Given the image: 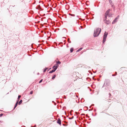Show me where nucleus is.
I'll return each instance as SVG.
<instances>
[{
	"label": "nucleus",
	"instance_id": "nucleus-1",
	"mask_svg": "<svg viewBox=\"0 0 127 127\" xmlns=\"http://www.w3.org/2000/svg\"><path fill=\"white\" fill-rule=\"evenodd\" d=\"M101 29L99 28H96L95 30L94 33V36L95 37L97 36L100 34Z\"/></svg>",
	"mask_w": 127,
	"mask_h": 127
},
{
	"label": "nucleus",
	"instance_id": "nucleus-2",
	"mask_svg": "<svg viewBox=\"0 0 127 127\" xmlns=\"http://www.w3.org/2000/svg\"><path fill=\"white\" fill-rule=\"evenodd\" d=\"M106 83V85L107 86H108L109 85L110 83V81L109 80L106 79H105L104 83L103 85V86L104 87L105 86V83Z\"/></svg>",
	"mask_w": 127,
	"mask_h": 127
},
{
	"label": "nucleus",
	"instance_id": "nucleus-3",
	"mask_svg": "<svg viewBox=\"0 0 127 127\" xmlns=\"http://www.w3.org/2000/svg\"><path fill=\"white\" fill-rule=\"evenodd\" d=\"M108 34V33L105 32L103 35V43H104L106 40V38L107 37V35Z\"/></svg>",
	"mask_w": 127,
	"mask_h": 127
},
{
	"label": "nucleus",
	"instance_id": "nucleus-4",
	"mask_svg": "<svg viewBox=\"0 0 127 127\" xmlns=\"http://www.w3.org/2000/svg\"><path fill=\"white\" fill-rule=\"evenodd\" d=\"M103 21L104 23L107 25L109 24L110 23V22L109 20H107L106 19H104Z\"/></svg>",
	"mask_w": 127,
	"mask_h": 127
},
{
	"label": "nucleus",
	"instance_id": "nucleus-5",
	"mask_svg": "<svg viewBox=\"0 0 127 127\" xmlns=\"http://www.w3.org/2000/svg\"><path fill=\"white\" fill-rule=\"evenodd\" d=\"M58 66L59 65L58 64H56L53 66V70L55 71Z\"/></svg>",
	"mask_w": 127,
	"mask_h": 127
},
{
	"label": "nucleus",
	"instance_id": "nucleus-6",
	"mask_svg": "<svg viewBox=\"0 0 127 127\" xmlns=\"http://www.w3.org/2000/svg\"><path fill=\"white\" fill-rule=\"evenodd\" d=\"M57 123L60 125H61V121L59 118L57 120Z\"/></svg>",
	"mask_w": 127,
	"mask_h": 127
},
{
	"label": "nucleus",
	"instance_id": "nucleus-7",
	"mask_svg": "<svg viewBox=\"0 0 127 127\" xmlns=\"http://www.w3.org/2000/svg\"><path fill=\"white\" fill-rule=\"evenodd\" d=\"M118 19H117V18H115L114 20V21H113V22L112 23V24H114L115 22H116L117 20Z\"/></svg>",
	"mask_w": 127,
	"mask_h": 127
},
{
	"label": "nucleus",
	"instance_id": "nucleus-8",
	"mask_svg": "<svg viewBox=\"0 0 127 127\" xmlns=\"http://www.w3.org/2000/svg\"><path fill=\"white\" fill-rule=\"evenodd\" d=\"M18 100L16 102V104H15V105L14 106V109H15V108L16 107V106H17V105H18Z\"/></svg>",
	"mask_w": 127,
	"mask_h": 127
},
{
	"label": "nucleus",
	"instance_id": "nucleus-9",
	"mask_svg": "<svg viewBox=\"0 0 127 127\" xmlns=\"http://www.w3.org/2000/svg\"><path fill=\"white\" fill-rule=\"evenodd\" d=\"M55 71H54V70H53V69L52 70H51V71H50L49 72V73H53V72H55Z\"/></svg>",
	"mask_w": 127,
	"mask_h": 127
},
{
	"label": "nucleus",
	"instance_id": "nucleus-10",
	"mask_svg": "<svg viewBox=\"0 0 127 127\" xmlns=\"http://www.w3.org/2000/svg\"><path fill=\"white\" fill-rule=\"evenodd\" d=\"M56 63L57 64H58H58H60L61 63V62L59 61L56 62Z\"/></svg>",
	"mask_w": 127,
	"mask_h": 127
},
{
	"label": "nucleus",
	"instance_id": "nucleus-11",
	"mask_svg": "<svg viewBox=\"0 0 127 127\" xmlns=\"http://www.w3.org/2000/svg\"><path fill=\"white\" fill-rule=\"evenodd\" d=\"M22 100H20V101L19 102L18 104L19 105L20 104L22 103Z\"/></svg>",
	"mask_w": 127,
	"mask_h": 127
},
{
	"label": "nucleus",
	"instance_id": "nucleus-12",
	"mask_svg": "<svg viewBox=\"0 0 127 127\" xmlns=\"http://www.w3.org/2000/svg\"><path fill=\"white\" fill-rule=\"evenodd\" d=\"M82 49V48H81L79 49L77 51V52H78L80 51Z\"/></svg>",
	"mask_w": 127,
	"mask_h": 127
},
{
	"label": "nucleus",
	"instance_id": "nucleus-13",
	"mask_svg": "<svg viewBox=\"0 0 127 127\" xmlns=\"http://www.w3.org/2000/svg\"><path fill=\"white\" fill-rule=\"evenodd\" d=\"M56 76V75H54L53 76L52 78V79L53 80L55 78Z\"/></svg>",
	"mask_w": 127,
	"mask_h": 127
},
{
	"label": "nucleus",
	"instance_id": "nucleus-14",
	"mask_svg": "<svg viewBox=\"0 0 127 127\" xmlns=\"http://www.w3.org/2000/svg\"><path fill=\"white\" fill-rule=\"evenodd\" d=\"M112 14H111L110 13V14H108L107 15V16L109 17H111L112 16Z\"/></svg>",
	"mask_w": 127,
	"mask_h": 127
},
{
	"label": "nucleus",
	"instance_id": "nucleus-15",
	"mask_svg": "<svg viewBox=\"0 0 127 127\" xmlns=\"http://www.w3.org/2000/svg\"><path fill=\"white\" fill-rule=\"evenodd\" d=\"M73 51V48H71L70 49V51L71 52H72Z\"/></svg>",
	"mask_w": 127,
	"mask_h": 127
},
{
	"label": "nucleus",
	"instance_id": "nucleus-16",
	"mask_svg": "<svg viewBox=\"0 0 127 127\" xmlns=\"http://www.w3.org/2000/svg\"><path fill=\"white\" fill-rule=\"evenodd\" d=\"M107 15H106L105 14V18H104V19H106H106L107 18Z\"/></svg>",
	"mask_w": 127,
	"mask_h": 127
},
{
	"label": "nucleus",
	"instance_id": "nucleus-17",
	"mask_svg": "<svg viewBox=\"0 0 127 127\" xmlns=\"http://www.w3.org/2000/svg\"><path fill=\"white\" fill-rule=\"evenodd\" d=\"M109 13L108 12H107V11H106L105 13V14L107 15H108V14H109Z\"/></svg>",
	"mask_w": 127,
	"mask_h": 127
},
{
	"label": "nucleus",
	"instance_id": "nucleus-18",
	"mask_svg": "<svg viewBox=\"0 0 127 127\" xmlns=\"http://www.w3.org/2000/svg\"><path fill=\"white\" fill-rule=\"evenodd\" d=\"M21 97V96L20 95H19L18 96V100H19V99Z\"/></svg>",
	"mask_w": 127,
	"mask_h": 127
},
{
	"label": "nucleus",
	"instance_id": "nucleus-19",
	"mask_svg": "<svg viewBox=\"0 0 127 127\" xmlns=\"http://www.w3.org/2000/svg\"><path fill=\"white\" fill-rule=\"evenodd\" d=\"M69 15H71V16H75V15L74 14H69Z\"/></svg>",
	"mask_w": 127,
	"mask_h": 127
},
{
	"label": "nucleus",
	"instance_id": "nucleus-20",
	"mask_svg": "<svg viewBox=\"0 0 127 127\" xmlns=\"http://www.w3.org/2000/svg\"><path fill=\"white\" fill-rule=\"evenodd\" d=\"M111 5V6H112V7H113L114 6L113 5H114V4H113V3L112 2L111 3H110Z\"/></svg>",
	"mask_w": 127,
	"mask_h": 127
},
{
	"label": "nucleus",
	"instance_id": "nucleus-21",
	"mask_svg": "<svg viewBox=\"0 0 127 127\" xmlns=\"http://www.w3.org/2000/svg\"><path fill=\"white\" fill-rule=\"evenodd\" d=\"M109 1L110 3H111L112 2L111 0H109Z\"/></svg>",
	"mask_w": 127,
	"mask_h": 127
},
{
	"label": "nucleus",
	"instance_id": "nucleus-22",
	"mask_svg": "<svg viewBox=\"0 0 127 127\" xmlns=\"http://www.w3.org/2000/svg\"><path fill=\"white\" fill-rule=\"evenodd\" d=\"M47 68H46L45 69H44V70L43 72H45L46 71V70L47 69Z\"/></svg>",
	"mask_w": 127,
	"mask_h": 127
},
{
	"label": "nucleus",
	"instance_id": "nucleus-23",
	"mask_svg": "<svg viewBox=\"0 0 127 127\" xmlns=\"http://www.w3.org/2000/svg\"><path fill=\"white\" fill-rule=\"evenodd\" d=\"M73 118H74L73 116H72L71 118L69 117L68 118H69V119H73Z\"/></svg>",
	"mask_w": 127,
	"mask_h": 127
},
{
	"label": "nucleus",
	"instance_id": "nucleus-24",
	"mask_svg": "<svg viewBox=\"0 0 127 127\" xmlns=\"http://www.w3.org/2000/svg\"><path fill=\"white\" fill-rule=\"evenodd\" d=\"M68 42L69 43H71V41H70L69 40V38H68Z\"/></svg>",
	"mask_w": 127,
	"mask_h": 127
},
{
	"label": "nucleus",
	"instance_id": "nucleus-25",
	"mask_svg": "<svg viewBox=\"0 0 127 127\" xmlns=\"http://www.w3.org/2000/svg\"><path fill=\"white\" fill-rule=\"evenodd\" d=\"M33 93V91H31L30 92V94H32Z\"/></svg>",
	"mask_w": 127,
	"mask_h": 127
},
{
	"label": "nucleus",
	"instance_id": "nucleus-26",
	"mask_svg": "<svg viewBox=\"0 0 127 127\" xmlns=\"http://www.w3.org/2000/svg\"><path fill=\"white\" fill-rule=\"evenodd\" d=\"M42 80H43V79H41V80H40V81H39V83H41V82H42Z\"/></svg>",
	"mask_w": 127,
	"mask_h": 127
},
{
	"label": "nucleus",
	"instance_id": "nucleus-27",
	"mask_svg": "<svg viewBox=\"0 0 127 127\" xmlns=\"http://www.w3.org/2000/svg\"><path fill=\"white\" fill-rule=\"evenodd\" d=\"M110 11V9H109L107 11V12H108L109 13Z\"/></svg>",
	"mask_w": 127,
	"mask_h": 127
},
{
	"label": "nucleus",
	"instance_id": "nucleus-28",
	"mask_svg": "<svg viewBox=\"0 0 127 127\" xmlns=\"http://www.w3.org/2000/svg\"><path fill=\"white\" fill-rule=\"evenodd\" d=\"M3 115V114H0V117H1Z\"/></svg>",
	"mask_w": 127,
	"mask_h": 127
},
{
	"label": "nucleus",
	"instance_id": "nucleus-29",
	"mask_svg": "<svg viewBox=\"0 0 127 127\" xmlns=\"http://www.w3.org/2000/svg\"><path fill=\"white\" fill-rule=\"evenodd\" d=\"M119 15L118 16L117 18H117V19H118L119 18Z\"/></svg>",
	"mask_w": 127,
	"mask_h": 127
},
{
	"label": "nucleus",
	"instance_id": "nucleus-30",
	"mask_svg": "<svg viewBox=\"0 0 127 127\" xmlns=\"http://www.w3.org/2000/svg\"><path fill=\"white\" fill-rule=\"evenodd\" d=\"M112 75L113 76H115L116 75H114V74H112Z\"/></svg>",
	"mask_w": 127,
	"mask_h": 127
},
{
	"label": "nucleus",
	"instance_id": "nucleus-31",
	"mask_svg": "<svg viewBox=\"0 0 127 127\" xmlns=\"http://www.w3.org/2000/svg\"><path fill=\"white\" fill-rule=\"evenodd\" d=\"M75 113H76V114H78V113L77 112H75Z\"/></svg>",
	"mask_w": 127,
	"mask_h": 127
},
{
	"label": "nucleus",
	"instance_id": "nucleus-32",
	"mask_svg": "<svg viewBox=\"0 0 127 127\" xmlns=\"http://www.w3.org/2000/svg\"><path fill=\"white\" fill-rule=\"evenodd\" d=\"M115 73H116V75H116L117 74V72H115Z\"/></svg>",
	"mask_w": 127,
	"mask_h": 127
},
{
	"label": "nucleus",
	"instance_id": "nucleus-33",
	"mask_svg": "<svg viewBox=\"0 0 127 127\" xmlns=\"http://www.w3.org/2000/svg\"><path fill=\"white\" fill-rule=\"evenodd\" d=\"M85 114H82V115H84Z\"/></svg>",
	"mask_w": 127,
	"mask_h": 127
}]
</instances>
